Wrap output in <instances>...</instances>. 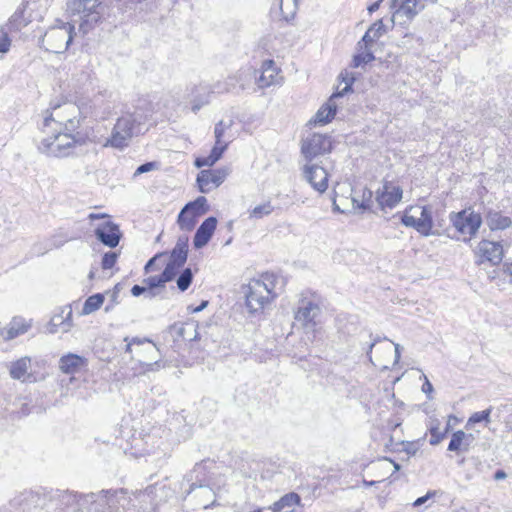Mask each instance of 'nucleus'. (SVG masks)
I'll use <instances>...</instances> for the list:
<instances>
[{
  "label": "nucleus",
  "instance_id": "13",
  "mask_svg": "<svg viewBox=\"0 0 512 512\" xmlns=\"http://www.w3.org/2000/svg\"><path fill=\"white\" fill-rule=\"evenodd\" d=\"M331 150V138L322 134H313L311 137L305 139L301 146V153L307 162H313L315 158L328 154Z\"/></svg>",
  "mask_w": 512,
  "mask_h": 512
},
{
  "label": "nucleus",
  "instance_id": "9",
  "mask_svg": "<svg viewBox=\"0 0 512 512\" xmlns=\"http://www.w3.org/2000/svg\"><path fill=\"white\" fill-rule=\"evenodd\" d=\"M449 220L455 230L463 236L465 241L476 236L482 225L481 215L471 208L464 209L460 212H452L449 215Z\"/></svg>",
  "mask_w": 512,
  "mask_h": 512
},
{
  "label": "nucleus",
  "instance_id": "22",
  "mask_svg": "<svg viewBox=\"0 0 512 512\" xmlns=\"http://www.w3.org/2000/svg\"><path fill=\"white\" fill-rule=\"evenodd\" d=\"M164 486L150 485L144 490L135 491L134 499L142 503L140 509L146 510L147 508H155L159 505L158 495L163 492Z\"/></svg>",
  "mask_w": 512,
  "mask_h": 512
},
{
  "label": "nucleus",
  "instance_id": "37",
  "mask_svg": "<svg viewBox=\"0 0 512 512\" xmlns=\"http://www.w3.org/2000/svg\"><path fill=\"white\" fill-rule=\"evenodd\" d=\"M104 302V296L100 293L94 294L86 299L82 308V315H89L98 310Z\"/></svg>",
  "mask_w": 512,
  "mask_h": 512
},
{
  "label": "nucleus",
  "instance_id": "61",
  "mask_svg": "<svg viewBox=\"0 0 512 512\" xmlns=\"http://www.w3.org/2000/svg\"><path fill=\"white\" fill-rule=\"evenodd\" d=\"M102 217H103V215L95 214V213H91V214L89 215V218H90L91 220L99 219V218H102Z\"/></svg>",
  "mask_w": 512,
  "mask_h": 512
},
{
  "label": "nucleus",
  "instance_id": "54",
  "mask_svg": "<svg viewBox=\"0 0 512 512\" xmlns=\"http://www.w3.org/2000/svg\"><path fill=\"white\" fill-rule=\"evenodd\" d=\"M435 492H428L425 496L419 497L413 503V506L418 507L424 504L429 498H431Z\"/></svg>",
  "mask_w": 512,
  "mask_h": 512
},
{
  "label": "nucleus",
  "instance_id": "52",
  "mask_svg": "<svg viewBox=\"0 0 512 512\" xmlns=\"http://www.w3.org/2000/svg\"><path fill=\"white\" fill-rule=\"evenodd\" d=\"M165 256H166V253H158V254H156L154 257H152V258H151V259L146 263V265H145V267H144L145 271H146V272H149V271H150V269L152 268V266L154 265V263H155L157 260H159V259H161V258H163V257H165Z\"/></svg>",
  "mask_w": 512,
  "mask_h": 512
},
{
  "label": "nucleus",
  "instance_id": "11",
  "mask_svg": "<svg viewBox=\"0 0 512 512\" xmlns=\"http://www.w3.org/2000/svg\"><path fill=\"white\" fill-rule=\"evenodd\" d=\"M188 237L180 236L177 239L176 245L172 249L169 255L168 262L166 264L164 277L173 280L179 273L180 269L187 261L188 256Z\"/></svg>",
  "mask_w": 512,
  "mask_h": 512
},
{
  "label": "nucleus",
  "instance_id": "8",
  "mask_svg": "<svg viewBox=\"0 0 512 512\" xmlns=\"http://www.w3.org/2000/svg\"><path fill=\"white\" fill-rule=\"evenodd\" d=\"M74 26L70 23H61L49 28L41 40V46L52 53H63L73 40Z\"/></svg>",
  "mask_w": 512,
  "mask_h": 512
},
{
  "label": "nucleus",
  "instance_id": "35",
  "mask_svg": "<svg viewBox=\"0 0 512 512\" xmlns=\"http://www.w3.org/2000/svg\"><path fill=\"white\" fill-rule=\"evenodd\" d=\"M274 206L270 200L256 205L254 208L248 210L249 219L259 220L263 217L269 216L274 211Z\"/></svg>",
  "mask_w": 512,
  "mask_h": 512
},
{
  "label": "nucleus",
  "instance_id": "7",
  "mask_svg": "<svg viewBox=\"0 0 512 512\" xmlns=\"http://www.w3.org/2000/svg\"><path fill=\"white\" fill-rule=\"evenodd\" d=\"M401 222L406 227H412L423 236L433 234L434 226L430 206H409L401 216Z\"/></svg>",
  "mask_w": 512,
  "mask_h": 512
},
{
  "label": "nucleus",
  "instance_id": "24",
  "mask_svg": "<svg viewBox=\"0 0 512 512\" xmlns=\"http://www.w3.org/2000/svg\"><path fill=\"white\" fill-rule=\"evenodd\" d=\"M217 226V219L213 216L205 219L202 224L198 227L193 244L196 249L204 247L213 236V233Z\"/></svg>",
  "mask_w": 512,
  "mask_h": 512
},
{
  "label": "nucleus",
  "instance_id": "25",
  "mask_svg": "<svg viewBox=\"0 0 512 512\" xmlns=\"http://www.w3.org/2000/svg\"><path fill=\"white\" fill-rule=\"evenodd\" d=\"M88 361L77 354L69 353L60 358L59 368L63 373L76 374L86 369Z\"/></svg>",
  "mask_w": 512,
  "mask_h": 512
},
{
  "label": "nucleus",
  "instance_id": "16",
  "mask_svg": "<svg viewBox=\"0 0 512 512\" xmlns=\"http://www.w3.org/2000/svg\"><path fill=\"white\" fill-rule=\"evenodd\" d=\"M303 178L319 193L328 188V172L325 167L314 162H307L302 168Z\"/></svg>",
  "mask_w": 512,
  "mask_h": 512
},
{
  "label": "nucleus",
  "instance_id": "26",
  "mask_svg": "<svg viewBox=\"0 0 512 512\" xmlns=\"http://www.w3.org/2000/svg\"><path fill=\"white\" fill-rule=\"evenodd\" d=\"M475 441V436L472 433H466L463 430L455 431L448 445V451L456 453L468 452Z\"/></svg>",
  "mask_w": 512,
  "mask_h": 512
},
{
  "label": "nucleus",
  "instance_id": "5",
  "mask_svg": "<svg viewBox=\"0 0 512 512\" xmlns=\"http://www.w3.org/2000/svg\"><path fill=\"white\" fill-rule=\"evenodd\" d=\"M384 33L383 20L376 21L358 42V53L353 58V67L367 65L375 60L374 53L381 51L382 43L379 39Z\"/></svg>",
  "mask_w": 512,
  "mask_h": 512
},
{
  "label": "nucleus",
  "instance_id": "63",
  "mask_svg": "<svg viewBox=\"0 0 512 512\" xmlns=\"http://www.w3.org/2000/svg\"><path fill=\"white\" fill-rule=\"evenodd\" d=\"M204 493H205V494H211V493H212V490H211L210 488H208V487H205V488H204Z\"/></svg>",
  "mask_w": 512,
  "mask_h": 512
},
{
  "label": "nucleus",
  "instance_id": "27",
  "mask_svg": "<svg viewBox=\"0 0 512 512\" xmlns=\"http://www.w3.org/2000/svg\"><path fill=\"white\" fill-rule=\"evenodd\" d=\"M30 327V321L22 317H14L6 327H1L0 336L9 341L26 333Z\"/></svg>",
  "mask_w": 512,
  "mask_h": 512
},
{
  "label": "nucleus",
  "instance_id": "31",
  "mask_svg": "<svg viewBox=\"0 0 512 512\" xmlns=\"http://www.w3.org/2000/svg\"><path fill=\"white\" fill-rule=\"evenodd\" d=\"M31 368V359L28 356L22 357L9 366V374L12 379L25 381L29 376L28 371Z\"/></svg>",
  "mask_w": 512,
  "mask_h": 512
},
{
  "label": "nucleus",
  "instance_id": "6",
  "mask_svg": "<svg viewBox=\"0 0 512 512\" xmlns=\"http://www.w3.org/2000/svg\"><path fill=\"white\" fill-rule=\"evenodd\" d=\"M100 0H68L67 9L80 17L79 30L87 34L101 18Z\"/></svg>",
  "mask_w": 512,
  "mask_h": 512
},
{
  "label": "nucleus",
  "instance_id": "3",
  "mask_svg": "<svg viewBox=\"0 0 512 512\" xmlns=\"http://www.w3.org/2000/svg\"><path fill=\"white\" fill-rule=\"evenodd\" d=\"M147 120V116L141 110L127 112L121 115L106 139L104 147H113L123 149L128 146L129 141L142 132V127Z\"/></svg>",
  "mask_w": 512,
  "mask_h": 512
},
{
  "label": "nucleus",
  "instance_id": "29",
  "mask_svg": "<svg viewBox=\"0 0 512 512\" xmlns=\"http://www.w3.org/2000/svg\"><path fill=\"white\" fill-rule=\"evenodd\" d=\"M278 68L274 61L267 60L263 62L261 75L257 79L260 88L269 87L277 83Z\"/></svg>",
  "mask_w": 512,
  "mask_h": 512
},
{
  "label": "nucleus",
  "instance_id": "47",
  "mask_svg": "<svg viewBox=\"0 0 512 512\" xmlns=\"http://www.w3.org/2000/svg\"><path fill=\"white\" fill-rule=\"evenodd\" d=\"M118 259V253L116 252H107L103 255L102 257V262H101V266L104 270H108V269H111L116 261Z\"/></svg>",
  "mask_w": 512,
  "mask_h": 512
},
{
  "label": "nucleus",
  "instance_id": "46",
  "mask_svg": "<svg viewBox=\"0 0 512 512\" xmlns=\"http://www.w3.org/2000/svg\"><path fill=\"white\" fill-rule=\"evenodd\" d=\"M281 504L283 507H291L293 505H300L301 504V498L297 493L291 492L288 494H285L281 498Z\"/></svg>",
  "mask_w": 512,
  "mask_h": 512
},
{
  "label": "nucleus",
  "instance_id": "19",
  "mask_svg": "<svg viewBox=\"0 0 512 512\" xmlns=\"http://www.w3.org/2000/svg\"><path fill=\"white\" fill-rule=\"evenodd\" d=\"M355 77L352 74L346 72L345 76H343V82L345 86L343 89L332 95L329 102L326 105H323L316 113L314 122L316 124L324 125L329 123L336 114V105L332 104L334 98L340 97L344 95V93L348 92L351 89V85L354 82Z\"/></svg>",
  "mask_w": 512,
  "mask_h": 512
},
{
  "label": "nucleus",
  "instance_id": "56",
  "mask_svg": "<svg viewBox=\"0 0 512 512\" xmlns=\"http://www.w3.org/2000/svg\"><path fill=\"white\" fill-rule=\"evenodd\" d=\"M269 508L272 510V512H280L284 507L281 504V499H280L277 502L273 503V505H271Z\"/></svg>",
  "mask_w": 512,
  "mask_h": 512
},
{
  "label": "nucleus",
  "instance_id": "1",
  "mask_svg": "<svg viewBox=\"0 0 512 512\" xmlns=\"http://www.w3.org/2000/svg\"><path fill=\"white\" fill-rule=\"evenodd\" d=\"M285 287V280L275 273L266 272L253 278L244 288L246 306L250 313L262 311L277 298Z\"/></svg>",
  "mask_w": 512,
  "mask_h": 512
},
{
  "label": "nucleus",
  "instance_id": "34",
  "mask_svg": "<svg viewBox=\"0 0 512 512\" xmlns=\"http://www.w3.org/2000/svg\"><path fill=\"white\" fill-rule=\"evenodd\" d=\"M197 325L195 322H185L180 324H174L171 329L174 332V334L182 338L183 340L187 341H193L197 338Z\"/></svg>",
  "mask_w": 512,
  "mask_h": 512
},
{
  "label": "nucleus",
  "instance_id": "2",
  "mask_svg": "<svg viewBox=\"0 0 512 512\" xmlns=\"http://www.w3.org/2000/svg\"><path fill=\"white\" fill-rule=\"evenodd\" d=\"M49 134L38 142V150L49 157H67L73 153L76 145L85 143V137L80 132H68L58 128H50Z\"/></svg>",
  "mask_w": 512,
  "mask_h": 512
},
{
  "label": "nucleus",
  "instance_id": "64",
  "mask_svg": "<svg viewBox=\"0 0 512 512\" xmlns=\"http://www.w3.org/2000/svg\"><path fill=\"white\" fill-rule=\"evenodd\" d=\"M458 512H468L467 509L465 507H461Z\"/></svg>",
  "mask_w": 512,
  "mask_h": 512
},
{
  "label": "nucleus",
  "instance_id": "15",
  "mask_svg": "<svg viewBox=\"0 0 512 512\" xmlns=\"http://www.w3.org/2000/svg\"><path fill=\"white\" fill-rule=\"evenodd\" d=\"M424 0H401L398 5L397 0H393L390 8L392 9L391 21L393 24H404L407 20L412 19L423 9Z\"/></svg>",
  "mask_w": 512,
  "mask_h": 512
},
{
  "label": "nucleus",
  "instance_id": "30",
  "mask_svg": "<svg viewBox=\"0 0 512 512\" xmlns=\"http://www.w3.org/2000/svg\"><path fill=\"white\" fill-rule=\"evenodd\" d=\"M486 223L490 230H504L512 225V220L500 211L489 210L486 214Z\"/></svg>",
  "mask_w": 512,
  "mask_h": 512
},
{
  "label": "nucleus",
  "instance_id": "48",
  "mask_svg": "<svg viewBox=\"0 0 512 512\" xmlns=\"http://www.w3.org/2000/svg\"><path fill=\"white\" fill-rule=\"evenodd\" d=\"M449 426L446 428L445 432H440L437 426H433L430 428V434L431 438L429 440V443L433 446L438 445L446 435V432L448 431Z\"/></svg>",
  "mask_w": 512,
  "mask_h": 512
},
{
  "label": "nucleus",
  "instance_id": "39",
  "mask_svg": "<svg viewBox=\"0 0 512 512\" xmlns=\"http://www.w3.org/2000/svg\"><path fill=\"white\" fill-rule=\"evenodd\" d=\"M158 352V348L152 341L150 344H144L140 347L135 346L134 348V355L138 356V359L141 358L143 361H145V359H154L155 354Z\"/></svg>",
  "mask_w": 512,
  "mask_h": 512
},
{
  "label": "nucleus",
  "instance_id": "21",
  "mask_svg": "<svg viewBox=\"0 0 512 512\" xmlns=\"http://www.w3.org/2000/svg\"><path fill=\"white\" fill-rule=\"evenodd\" d=\"M95 235L102 244L110 248L116 247L122 236L119 227L111 221L100 224L95 229Z\"/></svg>",
  "mask_w": 512,
  "mask_h": 512
},
{
  "label": "nucleus",
  "instance_id": "42",
  "mask_svg": "<svg viewBox=\"0 0 512 512\" xmlns=\"http://www.w3.org/2000/svg\"><path fill=\"white\" fill-rule=\"evenodd\" d=\"M124 341L126 342L125 352L129 353L131 355V360L135 359V356H134V348H135V346L140 347V346H143L144 344H150L151 343L150 339H148V338H139V337H133L131 339H129V337H125Z\"/></svg>",
  "mask_w": 512,
  "mask_h": 512
},
{
  "label": "nucleus",
  "instance_id": "32",
  "mask_svg": "<svg viewBox=\"0 0 512 512\" xmlns=\"http://www.w3.org/2000/svg\"><path fill=\"white\" fill-rule=\"evenodd\" d=\"M131 363V374L129 375V377H139L142 375H146L148 372L156 371L161 367L160 362L158 360H155L154 362H146L139 358L131 360Z\"/></svg>",
  "mask_w": 512,
  "mask_h": 512
},
{
  "label": "nucleus",
  "instance_id": "40",
  "mask_svg": "<svg viewBox=\"0 0 512 512\" xmlns=\"http://www.w3.org/2000/svg\"><path fill=\"white\" fill-rule=\"evenodd\" d=\"M492 408H488L486 410L473 413L466 422L465 428L471 429L472 426L476 423L485 422L486 424L490 423V414Z\"/></svg>",
  "mask_w": 512,
  "mask_h": 512
},
{
  "label": "nucleus",
  "instance_id": "62",
  "mask_svg": "<svg viewBox=\"0 0 512 512\" xmlns=\"http://www.w3.org/2000/svg\"><path fill=\"white\" fill-rule=\"evenodd\" d=\"M506 271L512 276V263L506 265Z\"/></svg>",
  "mask_w": 512,
  "mask_h": 512
},
{
  "label": "nucleus",
  "instance_id": "10",
  "mask_svg": "<svg viewBox=\"0 0 512 512\" xmlns=\"http://www.w3.org/2000/svg\"><path fill=\"white\" fill-rule=\"evenodd\" d=\"M207 200L204 196L198 197L196 200L187 203L180 211L177 223L181 230L192 231L199 217L204 215Z\"/></svg>",
  "mask_w": 512,
  "mask_h": 512
},
{
  "label": "nucleus",
  "instance_id": "33",
  "mask_svg": "<svg viewBox=\"0 0 512 512\" xmlns=\"http://www.w3.org/2000/svg\"><path fill=\"white\" fill-rule=\"evenodd\" d=\"M229 142H225L223 145L216 144L212 148L210 154L205 157L197 158L195 165L197 167L213 166L221 157L224 151L227 149Z\"/></svg>",
  "mask_w": 512,
  "mask_h": 512
},
{
  "label": "nucleus",
  "instance_id": "41",
  "mask_svg": "<svg viewBox=\"0 0 512 512\" xmlns=\"http://www.w3.org/2000/svg\"><path fill=\"white\" fill-rule=\"evenodd\" d=\"M233 125V120L219 121L214 128L215 135V143L219 145H223L226 141H223L224 134L226 130H229Z\"/></svg>",
  "mask_w": 512,
  "mask_h": 512
},
{
  "label": "nucleus",
  "instance_id": "14",
  "mask_svg": "<svg viewBox=\"0 0 512 512\" xmlns=\"http://www.w3.org/2000/svg\"><path fill=\"white\" fill-rule=\"evenodd\" d=\"M333 209L343 214L359 211L358 193L350 184H342L335 190Z\"/></svg>",
  "mask_w": 512,
  "mask_h": 512
},
{
  "label": "nucleus",
  "instance_id": "28",
  "mask_svg": "<svg viewBox=\"0 0 512 512\" xmlns=\"http://www.w3.org/2000/svg\"><path fill=\"white\" fill-rule=\"evenodd\" d=\"M212 93L211 87L208 84L200 83L199 85H195L191 89V103L192 110L197 112L204 105L209 102L210 94Z\"/></svg>",
  "mask_w": 512,
  "mask_h": 512
},
{
  "label": "nucleus",
  "instance_id": "53",
  "mask_svg": "<svg viewBox=\"0 0 512 512\" xmlns=\"http://www.w3.org/2000/svg\"><path fill=\"white\" fill-rule=\"evenodd\" d=\"M394 346V362H393V366L397 365L399 363V360H400V357H401V352H402V347L400 344H397V343H394V342H391Z\"/></svg>",
  "mask_w": 512,
  "mask_h": 512
},
{
  "label": "nucleus",
  "instance_id": "17",
  "mask_svg": "<svg viewBox=\"0 0 512 512\" xmlns=\"http://www.w3.org/2000/svg\"><path fill=\"white\" fill-rule=\"evenodd\" d=\"M97 501L106 505L114 512H120V509H129L131 505L134 506L132 499L128 497L127 490L125 489L102 490L97 495Z\"/></svg>",
  "mask_w": 512,
  "mask_h": 512
},
{
  "label": "nucleus",
  "instance_id": "58",
  "mask_svg": "<svg viewBox=\"0 0 512 512\" xmlns=\"http://www.w3.org/2000/svg\"><path fill=\"white\" fill-rule=\"evenodd\" d=\"M207 305H208V302L207 301H203L199 306L195 307L192 310V312L193 313H198V312L202 311Z\"/></svg>",
  "mask_w": 512,
  "mask_h": 512
},
{
  "label": "nucleus",
  "instance_id": "12",
  "mask_svg": "<svg viewBox=\"0 0 512 512\" xmlns=\"http://www.w3.org/2000/svg\"><path fill=\"white\" fill-rule=\"evenodd\" d=\"M320 313V307L312 296L300 295L297 307L294 311V318L306 329H313L316 325L315 319Z\"/></svg>",
  "mask_w": 512,
  "mask_h": 512
},
{
  "label": "nucleus",
  "instance_id": "55",
  "mask_svg": "<svg viewBox=\"0 0 512 512\" xmlns=\"http://www.w3.org/2000/svg\"><path fill=\"white\" fill-rule=\"evenodd\" d=\"M145 291H146V287H143L140 285H134L131 289V293L135 297L142 295Z\"/></svg>",
  "mask_w": 512,
  "mask_h": 512
},
{
  "label": "nucleus",
  "instance_id": "44",
  "mask_svg": "<svg viewBox=\"0 0 512 512\" xmlns=\"http://www.w3.org/2000/svg\"><path fill=\"white\" fill-rule=\"evenodd\" d=\"M170 281L172 280L168 278L166 279L164 277V272H162L160 275L150 276L144 280V282L150 289L163 287L165 283Z\"/></svg>",
  "mask_w": 512,
  "mask_h": 512
},
{
  "label": "nucleus",
  "instance_id": "59",
  "mask_svg": "<svg viewBox=\"0 0 512 512\" xmlns=\"http://www.w3.org/2000/svg\"><path fill=\"white\" fill-rule=\"evenodd\" d=\"M494 478L496 480H501V479H505L506 478V473L502 470H498L496 471L495 475H494Z\"/></svg>",
  "mask_w": 512,
  "mask_h": 512
},
{
  "label": "nucleus",
  "instance_id": "57",
  "mask_svg": "<svg viewBox=\"0 0 512 512\" xmlns=\"http://www.w3.org/2000/svg\"><path fill=\"white\" fill-rule=\"evenodd\" d=\"M376 201L378 202L381 209H384V194H380L379 190L377 191Z\"/></svg>",
  "mask_w": 512,
  "mask_h": 512
},
{
  "label": "nucleus",
  "instance_id": "50",
  "mask_svg": "<svg viewBox=\"0 0 512 512\" xmlns=\"http://www.w3.org/2000/svg\"><path fill=\"white\" fill-rule=\"evenodd\" d=\"M158 167V163L157 162H147V163H144L142 165H140L136 171L134 172V176H138V175H141L143 173H147V172H150V171H153L155 169H157Z\"/></svg>",
  "mask_w": 512,
  "mask_h": 512
},
{
  "label": "nucleus",
  "instance_id": "23",
  "mask_svg": "<svg viewBox=\"0 0 512 512\" xmlns=\"http://www.w3.org/2000/svg\"><path fill=\"white\" fill-rule=\"evenodd\" d=\"M72 326V309L69 306L61 308V311L54 314L47 326L49 333L67 332Z\"/></svg>",
  "mask_w": 512,
  "mask_h": 512
},
{
  "label": "nucleus",
  "instance_id": "4",
  "mask_svg": "<svg viewBox=\"0 0 512 512\" xmlns=\"http://www.w3.org/2000/svg\"><path fill=\"white\" fill-rule=\"evenodd\" d=\"M81 124L80 108L72 102L54 106L44 118L42 133L49 134L50 128H58L68 132H78Z\"/></svg>",
  "mask_w": 512,
  "mask_h": 512
},
{
  "label": "nucleus",
  "instance_id": "20",
  "mask_svg": "<svg viewBox=\"0 0 512 512\" xmlns=\"http://www.w3.org/2000/svg\"><path fill=\"white\" fill-rule=\"evenodd\" d=\"M227 174L225 169L202 170L197 176L199 190L202 193H209L224 182Z\"/></svg>",
  "mask_w": 512,
  "mask_h": 512
},
{
  "label": "nucleus",
  "instance_id": "51",
  "mask_svg": "<svg viewBox=\"0 0 512 512\" xmlns=\"http://www.w3.org/2000/svg\"><path fill=\"white\" fill-rule=\"evenodd\" d=\"M422 378L424 379V383L422 385V392L427 395L428 399H432V393L434 391V388L425 374H422Z\"/></svg>",
  "mask_w": 512,
  "mask_h": 512
},
{
  "label": "nucleus",
  "instance_id": "43",
  "mask_svg": "<svg viewBox=\"0 0 512 512\" xmlns=\"http://www.w3.org/2000/svg\"><path fill=\"white\" fill-rule=\"evenodd\" d=\"M192 280H193V273H192V270H191L190 268H185V269L180 273V275L178 276V278H177V280H176L177 288H178L181 292L186 291V290L189 288V286L191 285Z\"/></svg>",
  "mask_w": 512,
  "mask_h": 512
},
{
  "label": "nucleus",
  "instance_id": "49",
  "mask_svg": "<svg viewBox=\"0 0 512 512\" xmlns=\"http://www.w3.org/2000/svg\"><path fill=\"white\" fill-rule=\"evenodd\" d=\"M11 40L3 29H0V53H7L10 49Z\"/></svg>",
  "mask_w": 512,
  "mask_h": 512
},
{
  "label": "nucleus",
  "instance_id": "60",
  "mask_svg": "<svg viewBox=\"0 0 512 512\" xmlns=\"http://www.w3.org/2000/svg\"><path fill=\"white\" fill-rule=\"evenodd\" d=\"M386 462H389L393 466L394 471H398L400 469L399 464H397L395 461H393L387 457H386Z\"/></svg>",
  "mask_w": 512,
  "mask_h": 512
},
{
  "label": "nucleus",
  "instance_id": "45",
  "mask_svg": "<svg viewBox=\"0 0 512 512\" xmlns=\"http://www.w3.org/2000/svg\"><path fill=\"white\" fill-rule=\"evenodd\" d=\"M372 191L370 189H364L362 191L361 199L358 196V207L359 211L369 209L372 203Z\"/></svg>",
  "mask_w": 512,
  "mask_h": 512
},
{
  "label": "nucleus",
  "instance_id": "18",
  "mask_svg": "<svg viewBox=\"0 0 512 512\" xmlns=\"http://www.w3.org/2000/svg\"><path fill=\"white\" fill-rule=\"evenodd\" d=\"M475 255L478 263L489 262L492 265H498L504 256L503 246L500 242L484 239L478 243Z\"/></svg>",
  "mask_w": 512,
  "mask_h": 512
},
{
  "label": "nucleus",
  "instance_id": "38",
  "mask_svg": "<svg viewBox=\"0 0 512 512\" xmlns=\"http://www.w3.org/2000/svg\"><path fill=\"white\" fill-rule=\"evenodd\" d=\"M279 8L283 19L289 21L294 18L298 9V0H280Z\"/></svg>",
  "mask_w": 512,
  "mask_h": 512
},
{
  "label": "nucleus",
  "instance_id": "36",
  "mask_svg": "<svg viewBox=\"0 0 512 512\" xmlns=\"http://www.w3.org/2000/svg\"><path fill=\"white\" fill-rule=\"evenodd\" d=\"M403 198V189L395 184L386 183V207H395Z\"/></svg>",
  "mask_w": 512,
  "mask_h": 512
}]
</instances>
